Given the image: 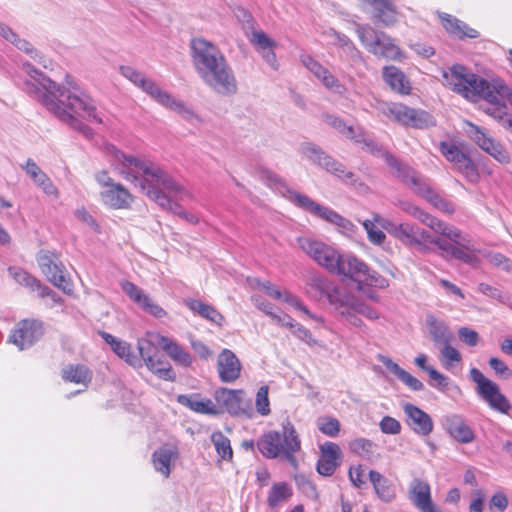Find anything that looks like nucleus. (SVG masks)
<instances>
[{
  "label": "nucleus",
  "mask_w": 512,
  "mask_h": 512,
  "mask_svg": "<svg viewBox=\"0 0 512 512\" xmlns=\"http://www.w3.org/2000/svg\"><path fill=\"white\" fill-rule=\"evenodd\" d=\"M185 305L194 313L218 326H222L225 322L224 316L210 304L197 299H187Z\"/></svg>",
  "instance_id": "obj_38"
},
{
  "label": "nucleus",
  "mask_w": 512,
  "mask_h": 512,
  "mask_svg": "<svg viewBox=\"0 0 512 512\" xmlns=\"http://www.w3.org/2000/svg\"><path fill=\"white\" fill-rule=\"evenodd\" d=\"M256 410L259 414L266 416L270 413V402L268 398V386H261L256 394Z\"/></svg>",
  "instance_id": "obj_57"
},
{
  "label": "nucleus",
  "mask_w": 512,
  "mask_h": 512,
  "mask_svg": "<svg viewBox=\"0 0 512 512\" xmlns=\"http://www.w3.org/2000/svg\"><path fill=\"white\" fill-rule=\"evenodd\" d=\"M262 178L270 188L279 192L296 207L301 208L326 222L337 225L346 234L350 235L356 231V226L350 220L342 217L329 207L315 202L307 195L291 189L287 185L286 181L278 174L269 170H264L262 172Z\"/></svg>",
  "instance_id": "obj_4"
},
{
  "label": "nucleus",
  "mask_w": 512,
  "mask_h": 512,
  "mask_svg": "<svg viewBox=\"0 0 512 512\" xmlns=\"http://www.w3.org/2000/svg\"><path fill=\"white\" fill-rule=\"evenodd\" d=\"M291 494V489L286 483L274 484L269 491L267 503L269 507L274 508L279 503L289 498Z\"/></svg>",
  "instance_id": "obj_50"
},
{
  "label": "nucleus",
  "mask_w": 512,
  "mask_h": 512,
  "mask_svg": "<svg viewBox=\"0 0 512 512\" xmlns=\"http://www.w3.org/2000/svg\"><path fill=\"white\" fill-rule=\"evenodd\" d=\"M99 335L110 345L113 352L127 364L133 367L141 366L140 359L132 352L131 345L128 342L120 340L105 331H100Z\"/></svg>",
  "instance_id": "obj_32"
},
{
  "label": "nucleus",
  "mask_w": 512,
  "mask_h": 512,
  "mask_svg": "<svg viewBox=\"0 0 512 512\" xmlns=\"http://www.w3.org/2000/svg\"><path fill=\"white\" fill-rule=\"evenodd\" d=\"M416 179H417L416 184H414L410 180L403 181V182L412 186L414 188V190L419 195H421L422 197L427 199L434 207H436L440 211L447 213V214L454 213L455 207L450 201H448L447 199L443 198L442 196H440L439 194L434 192L432 190V188L418 176L417 173H416Z\"/></svg>",
  "instance_id": "obj_27"
},
{
  "label": "nucleus",
  "mask_w": 512,
  "mask_h": 512,
  "mask_svg": "<svg viewBox=\"0 0 512 512\" xmlns=\"http://www.w3.org/2000/svg\"><path fill=\"white\" fill-rule=\"evenodd\" d=\"M22 68L28 75L24 82L27 93L71 128L88 139L93 137V130L80 118L98 124L103 123V120L89 95L73 81H67L69 86L62 89L29 62L23 63Z\"/></svg>",
  "instance_id": "obj_1"
},
{
  "label": "nucleus",
  "mask_w": 512,
  "mask_h": 512,
  "mask_svg": "<svg viewBox=\"0 0 512 512\" xmlns=\"http://www.w3.org/2000/svg\"><path fill=\"white\" fill-rule=\"evenodd\" d=\"M250 42L260 53L264 61L274 70H277L279 64L274 52V48L277 47V43L263 31H254L250 38Z\"/></svg>",
  "instance_id": "obj_28"
},
{
  "label": "nucleus",
  "mask_w": 512,
  "mask_h": 512,
  "mask_svg": "<svg viewBox=\"0 0 512 512\" xmlns=\"http://www.w3.org/2000/svg\"><path fill=\"white\" fill-rule=\"evenodd\" d=\"M100 196L102 202L113 209H126L133 201L130 192L119 183L101 191Z\"/></svg>",
  "instance_id": "obj_29"
},
{
  "label": "nucleus",
  "mask_w": 512,
  "mask_h": 512,
  "mask_svg": "<svg viewBox=\"0 0 512 512\" xmlns=\"http://www.w3.org/2000/svg\"><path fill=\"white\" fill-rule=\"evenodd\" d=\"M443 236L449 240L448 242L454 245L465 246V248H467V244H470L468 235L463 234L460 229L449 225Z\"/></svg>",
  "instance_id": "obj_58"
},
{
  "label": "nucleus",
  "mask_w": 512,
  "mask_h": 512,
  "mask_svg": "<svg viewBox=\"0 0 512 512\" xmlns=\"http://www.w3.org/2000/svg\"><path fill=\"white\" fill-rule=\"evenodd\" d=\"M428 375L431 380L430 381L431 386H433L439 390H442V391H444L447 388V386L449 384L448 377H446L444 374L437 371L434 367L432 369H429Z\"/></svg>",
  "instance_id": "obj_63"
},
{
  "label": "nucleus",
  "mask_w": 512,
  "mask_h": 512,
  "mask_svg": "<svg viewBox=\"0 0 512 512\" xmlns=\"http://www.w3.org/2000/svg\"><path fill=\"white\" fill-rule=\"evenodd\" d=\"M301 62L318 79L326 73L327 69L310 55H302Z\"/></svg>",
  "instance_id": "obj_61"
},
{
  "label": "nucleus",
  "mask_w": 512,
  "mask_h": 512,
  "mask_svg": "<svg viewBox=\"0 0 512 512\" xmlns=\"http://www.w3.org/2000/svg\"><path fill=\"white\" fill-rule=\"evenodd\" d=\"M177 402L190 410L205 415H219L220 409L216 407L211 399L201 398L200 394L190 395L180 394L177 396Z\"/></svg>",
  "instance_id": "obj_31"
},
{
  "label": "nucleus",
  "mask_w": 512,
  "mask_h": 512,
  "mask_svg": "<svg viewBox=\"0 0 512 512\" xmlns=\"http://www.w3.org/2000/svg\"><path fill=\"white\" fill-rule=\"evenodd\" d=\"M354 136V139H352L354 143L361 144L363 150L374 156L383 157L386 164L395 171L396 176L402 181L410 180L414 184L417 183L416 172L409 166L403 165L393 154L384 150L381 145L369 138L362 128H359Z\"/></svg>",
  "instance_id": "obj_9"
},
{
  "label": "nucleus",
  "mask_w": 512,
  "mask_h": 512,
  "mask_svg": "<svg viewBox=\"0 0 512 512\" xmlns=\"http://www.w3.org/2000/svg\"><path fill=\"white\" fill-rule=\"evenodd\" d=\"M261 454L269 459L277 458L282 455L281 434L277 431H270L264 434L257 442Z\"/></svg>",
  "instance_id": "obj_39"
},
{
  "label": "nucleus",
  "mask_w": 512,
  "mask_h": 512,
  "mask_svg": "<svg viewBox=\"0 0 512 512\" xmlns=\"http://www.w3.org/2000/svg\"><path fill=\"white\" fill-rule=\"evenodd\" d=\"M301 449L300 438L294 426L287 422L283 424V436H281L282 456L292 465L296 464L295 453Z\"/></svg>",
  "instance_id": "obj_33"
},
{
  "label": "nucleus",
  "mask_w": 512,
  "mask_h": 512,
  "mask_svg": "<svg viewBox=\"0 0 512 512\" xmlns=\"http://www.w3.org/2000/svg\"><path fill=\"white\" fill-rule=\"evenodd\" d=\"M134 85L158 104L176 112L183 120L187 122L202 121L200 116L186 102L175 98L171 93L163 90L154 80L147 78L144 74Z\"/></svg>",
  "instance_id": "obj_7"
},
{
  "label": "nucleus",
  "mask_w": 512,
  "mask_h": 512,
  "mask_svg": "<svg viewBox=\"0 0 512 512\" xmlns=\"http://www.w3.org/2000/svg\"><path fill=\"white\" fill-rule=\"evenodd\" d=\"M416 238L419 242L415 243L414 246H416L421 252L429 250L427 243L434 244L441 250L445 241L443 238L432 236L427 230L421 229L420 227L417 229Z\"/></svg>",
  "instance_id": "obj_52"
},
{
  "label": "nucleus",
  "mask_w": 512,
  "mask_h": 512,
  "mask_svg": "<svg viewBox=\"0 0 512 512\" xmlns=\"http://www.w3.org/2000/svg\"><path fill=\"white\" fill-rule=\"evenodd\" d=\"M362 283L379 289H385L389 286V281L378 272L372 270L368 265L367 272L362 276Z\"/></svg>",
  "instance_id": "obj_55"
},
{
  "label": "nucleus",
  "mask_w": 512,
  "mask_h": 512,
  "mask_svg": "<svg viewBox=\"0 0 512 512\" xmlns=\"http://www.w3.org/2000/svg\"><path fill=\"white\" fill-rule=\"evenodd\" d=\"M350 450L369 462H375L380 458L377 444L366 438H357L350 442Z\"/></svg>",
  "instance_id": "obj_41"
},
{
  "label": "nucleus",
  "mask_w": 512,
  "mask_h": 512,
  "mask_svg": "<svg viewBox=\"0 0 512 512\" xmlns=\"http://www.w3.org/2000/svg\"><path fill=\"white\" fill-rule=\"evenodd\" d=\"M435 125V120L432 115L423 110L412 108L411 118L408 126L424 129Z\"/></svg>",
  "instance_id": "obj_53"
},
{
  "label": "nucleus",
  "mask_w": 512,
  "mask_h": 512,
  "mask_svg": "<svg viewBox=\"0 0 512 512\" xmlns=\"http://www.w3.org/2000/svg\"><path fill=\"white\" fill-rule=\"evenodd\" d=\"M317 425L318 429L329 437L337 436L340 431V423L336 418H320Z\"/></svg>",
  "instance_id": "obj_56"
},
{
  "label": "nucleus",
  "mask_w": 512,
  "mask_h": 512,
  "mask_svg": "<svg viewBox=\"0 0 512 512\" xmlns=\"http://www.w3.org/2000/svg\"><path fill=\"white\" fill-rule=\"evenodd\" d=\"M37 263L47 280L64 292H70L69 282L64 275V265L58 255L48 250H41L36 257Z\"/></svg>",
  "instance_id": "obj_15"
},
{
  "label": "nucleus",
  "mask_w": 512,
  "mask_h": 512,
  "mask_svg": "<svg viewBox=\"0 0 512 512\" xmlns=\"http://www.w3.org/2000/svg\"><path fill=\"white\" fill-rule=\"evenodd\" d=\"M121 288L123 292L146 313L154 316L155 318H163L166 316V311L156 304L149 295L145 294L143 290L134 283L130 281H123L121 283Z\"/></svg>",
  "instance_id": "obj_20"
},
{
  "label": "nucleus",
  "mask_w": 512,
  "mask_h": 512,
  "mask_svg": "<svg viewBox=\"0 0 512 512\" xmlns=\"http://www.w3.org/2000/svg\"><path fill=\"white\" fill-rule=\"evenodd\" d=\"M9 273L18 284L31 291H39L42 286L41 282L36 277L19 267H10Z\"/></svg>",
  "instance_id": "obj_49"
},
{
  "label": "nucleus",
  "mask_w": 512,
  "mask_h": 512,
  "mask_svg": "<svg viewBox=\"0 0 512 512\" xmlns=\"http://www.w3.org/2000/svg\"><path fill=\"white\" fill-rule=\"evenodd\" d=\"M160 343L167 354L179 365L189 367L192 364V356L178 343L168 339L167 337H160Z\"/></svg>",
  "instance_id": "obj_43"
},
{
  "label": "nucleus",
  "mask_w": 512,
  "mask_h": 512,
  "mask_svg": "<svg viewBox=\"0 0 512 512\" xmlns=\"http://www.w3.org/2000/svg\"><path fill=\"white\" fill-rule=\"evenodd\" d=\"M367 272V264L352 254H341L338 263V270L334 274L347 277L358 282V289H361L362 276Z\"/></svg>",
  "instance_id": "obj_25"
},
{
  "label": "nucleus",
  "mask_w": 512,
  "mask_h": 512,
  "mask_svg": "<svg viewBox=\"0 0 512 512\" xmlns=\"http://www.w3.org/2000/svg\"><path fill=\"white\" fill-rule=\"evenodd\" d=\"M369 480L373 485L375 493L382 501L388 503L395 498L396 494L393 484L381 473L370 470Z\"/></svg>",
  "instance_id": "obj_40"
},
{
  "label": "nucleus",
  "mask_w": 512,
  "mask_h": 512,
  "mask_svg": "<svg viewBox=\"0 0 512 512\" xmlns=\"http://www.w3.org/2000/svg\"><path fill=\"white\" fill-rule=\"evenodd\" d=\"M322 119L328 126L335 129L337 132L350 140L354 139V135L360 128L353 125H348L343 118L329 113H324L322 115Z\"/></svg>",
  "instance_id": "obj_46"
},
{
  "label": "nucleus",
  "mask_w": 512,
  "mask_h": 512,
  "mask_svg": "<svg viewBox=\"0 0 512 512\" xmlns=\"http://www.w3.org/2000/svg\"><path fill=\"white\" fill-rule=\"evenodd\" d=\"M469 250V244H467V248H465V246L454 245L446 239L441 247L442 254L445 255V257L459 260L465 264H473L477 260V257L470 253Z\"/></svg>",
  "instance_id": "obj_44"
},
{
  "label": "nucleus",
  "mask_w": 512,
  "mask_h": 512,
  "mask_svg": "<svg viewBox=\"0 0 512 512\" xmlns=\"http://www.w3.org/2000/svg\"><path fill=\"white\" fill-rule=\"evenodd\" d=\"M241 363L234 352L223 349L218 356L217 369L219 378L224 383H232L240 377Z\"/></svg>",
  "instance_id": "obj_23"
},
{
  "label": "nucleus",
  "mask_w": 512,
  "mask_h": 512,
  "mask_svg": "<svg viewBox=\"0 0 512 512\" xmlns=\"http://www.w3.org/2000/svg\"><path fill=\"white\" fill-rule=\"evenodd\" d=\"M382 74L384 81L392 90L401 94L410 93V82L400 69L395 66H385Z\"/></svg>",
  "instance_id": "obj_37"
},
{
  "label": "nucleus",
  "mask_w": 512,
  "mask_h": 512,
  "mask_svg": "<svg viewBox=\"0 0 512 512\" xmlns=\"http://www.w3.org/2000/svg\"><path fill=\"white\" fill-rule=\"evenodd\" d=\"M469 138L483 151L493 157L501 164H508L511 161L509 152L503 145L489 136L485 130L473 123H468L466 130Z\"/></svg>",
  "instance_id": "obj_16"
},
{
  "label": "nucleus",
  "mask_w": 512,
  "mask_h": 512,
  "mask_svg": "<svg viewBox=\"0 0 512 512\" xmlns=\"http://www.w3.org/2000/svg\"><path fill=\"white\" fill-rule=\"evenodd\" d=\"M458 336L462 342L471 347L476 346L479 342L478 333L475 330L470 329L468 327H461L458 330Z\"/></svg>",
  "instance_id": "obj_64"
},
{
  "label": "nucleus",
  "mask_w": 512,
  "mask_h": 512,
  "mask_svg": "<svg viewBox=\"0 0 512 512\" xmlns=\"http://www.w3.org/2000/svg\"><path fill=\"white\" fill-rule=\"evenodd\" d=\"M300 153L307 160L315 165L325 169L327 172L342 179L346 183H354L356 181L355 174L348 171L346 167L328 155L320 146L312 142H303L299 148Z\"/></svg>",
  "instance_id": "obj_10"
},
{
  "label": "nucleus",
  "mask_w": 512,
  "mask_h": 512,
  "mask_svg": "<svg viewBox=\"0 0 512 512\" xmlns=\"http://www.w3.org/2000/svg\"><path fill=\"white\" fill-rule=\"evenodd\" d=\"M443 425L450 437L461 444L471 443L475 439L473 429L460 415L453 414L445 416Z\"/></svg>",
  "instance_id": "obj_24"
},
{
  "label": "nucleus",
  "mask_w": 512,
  "mask_h": 512,
  "mask_svg": "<svg viewBox=\"0 0 512 512\" xmlns=\"http://www.w3.org/2000/svg\"><path fill=\"white\" fill-rule=\"evenodd\" d=\"M44 324L36 319H24L18 322L9 337L20 350L27 349L42 338Z\"/></svg>",
  "instance_id": "obj_17"
},
{
  "label": "nucleus",
  "mask_w": 512,
  "mask_h": 512,
  "mask_svg": "<svg viewBox=\"0 0 512 512\" xmlns=\"http://www.w3.org/2000/svg\"><path fill=\"white\" fill-rule=\"evenodd\" d=\"M439 150L446 160L453 163L458 171L469 181L476 182L479 179L476 165L457 145L451 142L441 141Z\"/></svg>",
  "instance_id": "obj_19"
},
{
  "label": "nucleus",
  "mask_w": 512,
  "mask_h": 512,
  "mask_svg": "<svg viewBox=\"0 0 512 512\" xmlns=\"http://www.w3.org/2000/svg\"><path fill=\"white\" fill-rule=\"evenodd\" d=\"M199 76L218 94L230 96L237 92L236 77L225 57L199 73Z\"/></svg>",
  "instance_id": "obj_8"
},
{
  "label": "nucleus",
  "mask_w": 512,
  "mask_h": 512,
  "mask_svg": "<svg viewBox=\"0 0 512 512\" xmlns=\"http://www.w3.org/2000/svg\"><path fill=\"white\" fill-rule=\"evenodd\" d=\"M374 9L373 19L384 27L397 23V9L391 0H363Z\"/></svg>",
  "instance_id": "obj_30"
},
{
  "label": "nucleus",
  "mask_w": 512,
  "mask_h": 512,
  "mask_svg": "<svg viewBox=\"0 0 512 512\" xmlns=\"http://www.w3.org/2000/svg\"><path fill=\"white\" fill-rule=\"evenodd\" d=\"M442 77L447 87L468 99L482 98L494 105H504L512 97L510 88L503 80L496 78L488 81L460 64L444 71Z\"/></svg>",
  "instance_id": "obj_3"
},
{
  "label": "nucleus",
  "mask_w": 512,
  "mask_h": 512,
  "mask_svg": "<svg viewBox=\"0 0 512 512\" xmlns=\"http://www.w3.org/2000/svg\"><path fill=\"white\" fill-rule=\"evenodd\" d=\"M215 405L220 409V414L227 412L233 416H252L251 401L244 397L243 390L218 388L214 392Z\"/></svg>",
  "instance_id": "obj_13"
},
{
  "label": "nucleus",
  "mask_w": 512,
  "mask_h": 512,
  "mask_svg": "<svg viewBox=\"0 0 512 512\" xmlns=\"http://www.w3.org/2000/svg\"><path fill=\"white\" fill-rule=\"evenodd\" d=\"M373 220L379 224L393 237L399 239L405 245L414 246L419 241L416 238L418 226L411 223H394L390 220L383 219L380 215L375 214Z\"/></svg>",
  "instance_id": "obj_22"
},
{
  "label": "nucleus",
  "mask_w": 512,
  "mask_h": 512,
  "mask_svg": "<svg viewBox=\"0 0 512 512\" xmlns=\"http://www.w3.org/2000/svg\"><path fill=\"white\" fill-rule=\"evenodd\" d=\"M340 447L333 442H325L320 446V458L317 461V472L325 477L332 476L341 465Z\"/></svg>",
  "instance_id": "obj_21"
},
{
  "label": "nucleus",
  "mask_w": 512,
  "mask_h": 512,
  "mask_svg": "<svg viewBox=\"0 0 512 512\" xmlns=\"http://www.w3.org/2000/svg\"><path fill=\"white\" fill-rule=\"evenodd\" d=\"M177 456V451L167 446L160 447L154 451L152 461L154 468L168 477L171 473V461Z\"/></svg>",
  "instance_id": "obj_42"
},
{
  "label": "nucleus",
  "mask_w": 512,
  "mask_h": 512,
  "mask_svg": "<svg viewBox=\"0 0 512 512\" xmlns=\"http://www.w3.org/2000/svg\"><path fill=\"white\" fill-rule=\"evenodd\" d=\"M443 21L444 28L452 35L458 36L460 35L461 29L466 27V24L459 19L452 17L451 15L445 14V16L441 17Z\"/></svg>",
  "instance_id": "obj_60"
},
{
  "label": "nucleus",
  "mask_w": 512,
  "mask_h": 512,
  "mask_svg": "<svg viewBox=\"0 0 512 512\" xmlns=\"http://www.w3.org/2000/svg\"><path fill=\"white\" fill-rule=\"evenodd\" d=\"M211 442L213 443L220 459L226 461L232 460L233 450L230 440L221 431H215L211 434Z\"/></svg>",
  "instance_id": "obj_48"
},
{
  "label": "nucleus",
  "mask_w": 512,
  "mask_h": 512,
  "mask_svg": "<svg viewBox=\"0 0 512 512\" xmlns=\"http://www.w3.org/2000/svg\"><path fill=\"white\" fill-rule=\"evenodd\" d=\"M299 247L320 266L333 273L338 270L341 254L333 247L308 237L297 239Z\"/></svg>",
  "instance_id": "obj_12"
},
{
  "label": "nucleus",
  "mask_w": 512,
  "mask_h": 512,
  "mask_svg": "<svg viewBox=\"0 0 512 512\" xmlns=\"http://www.w3.org/2000/svg\"><path fill=\"white\" fill-rule=\"evenodd\" d=\"M62 378L67 382L87 385L92 380V372L85 365H70L63 370Z\"/></svg>",
  "instance_id": "obj_45"
},
{
  "label": "nucleus",
  "mask_w": 512,
  "mask_h": 512,
  "mask_svg": "<svg viewBox=\"0 0 512 512\" xmlns=\"http://www.w3.org/2000/svg\"><path fill=\"white\" fill-rule=\"evenodd\" d=\"M138 350L146 367L159 378L174 381L176 374L169 363H165L159 358V349L150 340L142 338L138 340Z\"/></svg>",
  "instance_id": "obj_14"
},
{
  "label": "nucleus",
  "mask_w": 512,
  "mask_h": 512,
  "mask_svg": "<svg viewBox=\"0 0 512 512\" xmlns=\"http://www.w3.org/2000/svg\"><path fill=\"white\" fill-rule=\"evenodd\" d=\"M343 303L344 305L352 308L354 312L363 315L369 320H376L379 318V313L374 308L345 291Z\"/></svg>",
  "instance_id": "obj_47"
},
{
  "label": "nucleus",
  "mask_w": 512,
  "mask_h": 512,
  "mask_svg": "<svg viewBox=\"0 0 512 512\" xmlns=\"http://www.w3.org/2000/svg\"><path fill=\"white\" fill-rule=\"evenodd\" d=\"M355 32L365 49L376 57L400 60L403 53L392 37L369 24H355Z\"/></svg>",
  "instance_id": "obj_5"
},
{
  "label": "nucleus",
  "mask_w": 512,
  "mask_h": 512,
  "mask_svg": "<svg viewBox=\"0 0 512 512\" xmlns=\"http://www.w3.org/2000/svg\"><path fill=\"white\" fill-rule=\"evenodd\" d=\"M462 360L460 352L452 347L450 343L442 344L440 350V361L445 368H450Z\"/></svg>",
  "instance_id": "obj_54"
},
{
  "label": "nucleus",
  "mask_w": 512,
  "mask_h": 512,
  "mask_svg": "<svg viewBox=\"0 0 512 512\" xmlns=\"http://www.w3.org/2000/svg\"><path fill=\"white\" fill-rule=\"evenodd\" d=\"M327 298L339 315L344 317L351 325L359 328L364 326L363 321L356 315L357 313L342 303L344 302V291L334 287L327 292Z\"/></svg>",
  "instance_id": "obj_35"
},
{
  "label": "nucleus",
  "mask_w": 512,
  "mask_h": 512,
  "mask_svg": "<svg viewBox=\"0 0 512 512\" xmlns=\"http://www.w3.org/2000/svg\"><path fill=\"white\" fill-rule=\"evenodd\" d=\"M387 116L392 117L396 122L408 126L411 118L412 108L403 104H391L385 112Z\"/></svg>",
  "instance_id": "obj_51"
},
{
  "label": "nucleus",
  "mask_w": 512,
  "mask_h": 512,
  "mask_svg": "<svg viewBox=\"0 0 512 512\" xmlns=\"http://www.w3.org/2000/svg\"><path fill=\"white\" fill-rule=\"evenodd\" d=\"M478 291L490 298L500 301L501 303H506L508 299L501 290L486 283H480L478 285Z\"/></svg>",
  "instance_id": "obj_62"
},
{
  "label": "nucleus",
  "mask_w": 512,
  "mask_h": 512,
  "mask_svg": "<svg viewBox=\"0 0 512 512\" xmlns=\"http://www.w3.org/2000/svg\"><path fill=\"white\" fill-rule=\"evenodd\" d=\"M379 427L382 433L390 435L399 434L402 428L400 422L391 416H384L379 423Z\"/></svg>",
  "instance_id": "obj_59"
},
{
  "label": "nucleus",
  "mask_w": 512,
  "mask_h": 512,
  "mask_svg": "<svg viewBox=\"0 0 512 512\" xmlns=\"http://www.w3.org/2000/svg\"><path fill=\"white\" fill-rule=\"evenodd\" d=\"M190 46L193 64L198 74L225 57L218 46L204 38L192 39Z\"/></svg>",
  "instance_id": "obj_18"
},
{
  "label": "nucleus",
  "mask_w": 512,
  "mask_h": 512,
  "mask_svg": "<svg viewBox=\"0 0 512 512\" xmlns=\"http://www.w3.org/2000/svg\"><path fill=\"white\" fill-rule=\"evenodd\" d=\"M403 409L409 426L416 434L428 436L433 431V421L428 413L410 403L405 404Z\"/></svg>",
  "instance_id": "obj_26"
},
{
  "label": "nucleus",
  "mask_w": 512,
  "mask_h": 512,
  "mask_svg": "<svg viewBox=\"0 0 512 512\" xmlns=\"http://www.w3.org/2000/svg\"><path fill=\"white\" fill-rule=\"evenodd\" d=\"M426 325L436 345L447 344L453 341L454 335L450 328L444 321L437 319L434 315L428 314L426 316Z\"/></svg>",
  "instance_id": "obj_36"
},
{
  "label": "nucleus",
  "mask_w": 512,
  "mask_h": 512,
  "mask_svg": "<svg viewBox=\"0 0 512 512\" xmlns=\"http://www.w3.org/2000/svg\"><path fill=\"white\" fill-rule=\"evenodd\" d=\"M470 378L477 384V394L491 409L502 414H508L512 407L511 403L508 398L500 392L499 386L495 382L486 378L477 368L470 370Z\"/></svg>",
  "instance_id": "obj_11"
},
{
  "label": "nucleus",
  "mask_w": 512,
  "mask_h": 512,
  "mask_svg": "<svg viewBox=\"0 0 512 512\" xmlns=\"http://www.w3.org/2000/svg\"><path fill=\"white\" fill-rule=\"evenodd\" d=\"M134 85L158 104L176 112L183 120L187 122L202 121L200 116L186 102L175 98L171 93L163 90L154 80L147 78L144 74Z\"/></svg>",
  "instance_id": "obj_6"
},
{
  "label": "nucleus",
  "mask_w": 512,
  "mask_h": 512,
  "mask_svg": "<svg viewBox=\"0 0 512 512\" xmlns=\"http://www.w3.org/2000/svg\"><path fill=\"white\" fill-rule=\"evenodd\" d=\"M116 170L128 181L139 185L162 209L182 216L186 211L178 202L191 200L192 194L158 164L129 156L115 146L108 147Z\"/></svg>",
  "instance_id": "obj_2"
},
{
  "label": "nucleus",
  "mask_w": 512,
  "mask_h": 512,
  "mask_svg": "<svg viewBox=\"0 0 512 512\" xmlns=\"http://www.w3.org/2000/svg\"><path fill=\"white\" fill-rule=\"evenodd\" d=\"M410 494L411 501L421 512H428L436 506L431 499L430 486L425 481L414 479L411 483Z\"/></svg>",
  "instance_id": "obj_34"
}]
</instances>
